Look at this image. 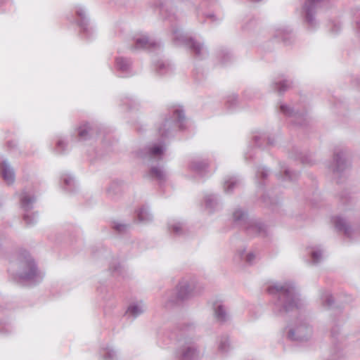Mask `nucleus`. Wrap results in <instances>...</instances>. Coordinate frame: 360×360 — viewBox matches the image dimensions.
<instances>
[{
    "label": "nucleus",
    "mask_w": 360,
    "mask_h": 360,
    "mask_svg": "<svg viewBox=\"0 0 360 360\" xmlns=\"http://www.w3.org/2000/svg\"><path fill=\"white\" fill-rule=\"evenodd\" d=\"M266 291L273 296L272 311L276 316H283L295 309H302L304 305L292 281L274 283L266 288Z\"/></svg>",
    "instance_id": "nucleus-1"
},
{
    "label": "nucleus",
    "mask_w": 360,
    "mask_h": 360,
    "mask_svg": "<svg viewBox=\"0 0 360 360\" xmlns=\"http://www.w3.org/2000/svg\"><path fill=\"white\" fill-rule=\"evenodd\" d=\"M8 271L21 283L35 285L41 283L44 274L39 271L37 266L26 250H20L9 259Z\"/></svg>",
    "instance_id": "nucleus-2"
},
{
    "label": "nucleus",
    "mask_w": 360,
    "mask_h": 360,
    "mask_svg": "<svg viewBox=\"0 0 360 360\" xmlns=\"http://www.w3.org/2000/svg\"><path fill=\"white\" fill-rule=\"evenodd\" d=\"M195 326L188 324L184 326L178 335L175 356L179 360H198L202 355V349L198 338L194 335Z\"/></svg>",
    "instance_id": "nucleus-3"
},
{
    "label": "nucleus",
    "mask_w": 360,
    "mask_h": 360,
    "mask_svg": "<svg viewBox=\"0 0 360 360\" xmlns=\"http://www.w3.org/2000/svg\"><path fill=\"white\" fill-rule=\"evenodd\" d=\"M234 223L240 226L249 237H266L269 235L267 226L259 219L250 218L248 212L240 207L233 213Z\"/></svg>",
    "instance_id": "nucleus-4"
},
{
    "label": "nucleus",
    "mask_w": 360,
    "mask_h": 360,
    "mask_svg": "<svg viewBox=\"0 0 360 360\" xmlns=\"http://www.w3.org/2000/svg\"><path fill=\"white\" fill-rule=\"evenodd\" d=\"M285 334L290 341L306 342L311 339L314 330L309 319L300 315L287 326Z\"/></svg>",
    "instance_id": "nucleus-5"
},
{
    "label": "nucleus",
    "mask_w": 360,
    "mask_h": 360,
    "mask_svg": "<svg viewBox=\"0 0 360 360\" xmlns=\"http://www.w3.org/2000/svg\"><path fill=\"white\" fill-rule=\"evenodd\" d=\"M186 117L181 108H176L167 115L163 122L158 127L159 135L164 139L174 135L177 129H184Z\"/></svg>",
    "instance_id": "nucleus-6"
},
{
    "label": "nucleus",
    "mask_w": 360,
    "mask_h": 360,
    "mask_svg": "<svg viewBox=\"0 0 360 360\" xmlns=\"http://www.w3.org/2000/svg\"><path fill=\"white\" fill-rule=\"evenodd\" d=\"M79 141L101 139L103 145H106L108 139L107 129L94 123L86 122L80 124L74 133Z\"/></svg>",
    "instance_id": "nucleus-7"
},
{
    "label": "nucleus",
    "mask_w": 360,
    "mask_h": 360,
    "mask_svg": "<svg viewBox=\"0 0 360 360\" xmlns=\"http://www.w3.org/2000/svg\"><path fill=\"white\" fill-rule=\"evenodd\" d=\"M280 112L285 117L290 119V123L296 127L304 128L309 125L310 118L306 109L300 110L298 105H291L281 103L279 104Z\"/></svg>",
    "instance_id": "nucleus-8"
},
{
    "label": "nucleus",
    "mask_w": 360,
    "mask_h": 360,
    "mask_svg": "<svg viewBox=\"0 0 360 360\" xmlns=\"http://www.w3.org/2000/svg\"><path fill=\"white\" fill-rule=\"evenodd\" d=\"M76 22L79 27V34L82 38L86 40H92L96 35L94 26L90 24L87 11L85 7L78 5L75 8Z\"/></svg>",
    "instance_id": "nucleus-9"
},
{
    "label": "nucleus",
    "mask_w": 360,
    "mask_h": 360,
    "mask_svg": "<svg viewBox=\"0 0 360 360\" xmlns=\"http://www.w3.org/2000/svg\"><path fill=\"white\" fill-rule=\"evenodd\" d=\"M36 197L31 191L23 190L20 195V205L23 214V220L27 226L34 225L38 219V214L30 211L34 208Z\"/></svg>",
    "instance_id": "nucleus-10"
},
{
    "label": "nucleus",
    "mask_w": 360,
    "mask_h": 360,
    "mask_svg": "<svg viewBox=\"0 0 360 360\" xmlns=\"http://www.w3.org/2000/svg\"><path fill=\"white\" fill-rule=\"evenodd\" d=\"M324 0H305L301 11V16L307 29L310 31L315 30L319 27V21L316 20L318 8Z\"/></svg>",
    "instance_id": "nucleus-11"
},
{
    "label": "nucleus",
    "mask_w": 360,
    "mask_h": 360,
    "mask_svg": "<svg viewBox=\"0 0 360 360\" xmlns=\"http://www.w3.org/2000/svg\"><path fill=\"white\" fill-rule=\"evenodd\" d=\"M166 150V145L163 141L148 145L136 152V156L145 162H153L162 160Z\"/></svg>",
    "instance_id": "nucleus-12"
},
{
    "label": "nucleus",
    "mask_w": 360,
    "mask_h": 360,
    "mask_svg": "<svg viewBox=\"0 0 360 360\" xmlns=\"http://www.w3.org/2000/svg\"><path fill=\"white\" fill-rule=\"evenodd\" d=\"M192 295L191 285L186 281H182L179 283L176 287V293L175 296L172 292H167L164 299V305L165 307H170L176 304L179 301H184L188 299Z\"/></svg>",
    "instance_id": "nucleus-13"
},
{
    "label": "nucleus",
    "mask_w": 360,
    "mask_h": 360,
    "mask_svg": "<svg viewBox=\"0 0 360 360\" xmlns=\"http://www.w3.org/2000/svg\"><path fill=\"white\" fill-rule=\"evenodd\" d=\"M115 70L120 77L127 78L136 75L131 58L120 56L115 58Z\"/></svg>",
    "instance_id": "nucleus-14"
},
{
    "label": "nucleus",
    "mask_w": 360,
    "mask_h": 360,
    "mask_svg": "<svg viewBox=\"0 0 360 360\" xmlns=\"http://www.w3.org/2000/svg\"><path fill=\"white\" fill-rule=\"evenodd\" d=\"M134 44L131 45V50H160L161 44L155 41L149 39L146 34H137L133 37Z\"/></svg>",
    "instance_id": "nucleus-15"
},
{
    "label": "nucleus",
    "mask_w": 360,
    "mask_h": 360,
    "mask_svg": "<svg viewBox=\"0 0 360 360\" xmlns=\"http://www.w3.org/2000/svg\"><path fill=\"white\" fill-rule=\"evenodd\" d=\"M350 166L345 158V152L343 150H337L334 152L333 172L337 174H341Z\"/></svg>",
    "instance_id": "nucleus-16"
},
{
    "label": "nucleus",
    "mask_w": 360,
    "mask_h": 360,
    "mask_svg": "<svg viewBox=\"0 0 360 360\" xmlns=\"http://www.w3.org/2000/svg\"><path fill=\"white\" fill-rule=\"evenodd\" d=\"M252 141L256 147L262 150L274 146L276 144L275 139L270 137L264 131H259L255 134L252 136Z\"/></svg>",
    "instance_id": "nucleus-17"
},
{
    "label": "nucleus",
    "mask_w": 360,
    "mask_h": 360,
    "mask_svg": "<svg viewBox=\"0 0 360 360\" xmlns=\"http://www.w3.org/2000/svg\"><path fill=\"white\" fill-rule=\"evenodd\" d=\"M204 205L205 210L210 214L218 212L222 208L220 197L214 193H207L205 195Z\"/></svg>",
    "instance_id": "nucleus-18"
},
{
    "label": "nucleus",
    "mask_w": 360,
    "mask_h": 360,
    "mask_svg": "<svg viewBox=\"0 0 360 360\" xmlns=\"http://www.w3.org/2000/svg\"><path fill=\"white\" fill-rule=\"evenodd\" d=\"M146 305L143 302H134L129 304L125 311V316L131 320L136 319L146 311Z\"/></svg>",
    "instance_id": "nucleus-19"
},
{
    "label": "nucleus",
    "mask_w": 360,
    "mask_h": 360,
    "mask_svg": "<svg viewBox=\"0 0 360 360\" xmlns=\"http://www.w3.org/2000/svg\"><path fill=\"white\" fill-rule=\"evenodd\" d=\"M149 179L162 186L167 179V173L162 166H151L147 175Z\"/></svg>",
    "instance_id": "nucleus-20"
},
{
    "label": "nucleus",
    "mask_w": 360,
    "mask_h": 360,
    "mask_svg": "<svg viewBox=\"0 0 360 360\" xmlns=\"http://www.w3.org/2000/svg\"><path fill=\"white\" fill-rule=\"evenodd\" d=\"M207 167L208 162L207 160H202L199 157L193 158L189 164L190 170L201 177L205 176Z\"/></svg>",
    "instance_id": "nucleus-21"
},
{
    "label": "nucleus",
    "mask_w": 360,
    "mask_h": 360,
    "mask_svg": "<svg viewBox=\"0 0 360 360\" xmlns=\"http://www.w3.org/2000/svg\"><path fill=\"white\" fill-rule=\"evenodd\" d=\"M98 354L103 360H118L120 356L118 349L110 344L101 346Z\"/></svg>",
    "instance_id": "nucleus-22"
},
{
    "label": "nucleus",
    "mask_w": 360,
    "mask_h": 360,
    "mask_svg": "<svg viewBox=\"0 0 360 360\" xmlns=\"http://www.w3.org/2000/svg\"><path fill=\"white\" fill-rule=\"evenodd\" d=\"M60 184L62 188L68 193H75L77 190V183L75 177L69 173H63L60 176Z\"/></svg>",
    "instance_id": "nucleus-23"
},
{
    "label": "nucleus",
    "mask_w": 360,
    "mask_h": 360,
    "mask_svg": "<svg viewBox=\"0 0 360 360\" xmlns=\"http://www.w3.org/2000/svg\"><path fill=\"white\" fill-rule=\"evenodd\" d=\"M255 259V254L251 251L247 252L245 248L238 249L233 257L235 262H243L248 265L252 264Z\"/></svg>",
    "instance_id": "nucleus-24"
},
{
    "label": "nucleus",
    "mask_w": 360,
    "mask_h": 360,
    "mask_svg": "<svg viewBox=\"0 0 360 360\" xmlns=\"http://www.w3.org/2000/svg\"><path fill=\"white\" fill-rule=\"evenodd\" d=\"M0 172L3 179L8 185L15 181V172L7 160H3L0 165Z\"/></svg>",
    "instance_id": "nucleus-25"
},
{
    "label": "nucleus",
    "mask_w": 360,
    "mask_h": 360,
    "mask_svg": "<svg viewBox=\"0 0 360 360\" xmlns=\"http://www.w3.org/2000/svg\"><path fill=\"white\" fill-rule=\"evenodd\" d=\"M109 270L112 276L118 280H124L128 277L127 269L119 262H112L109 266Z\"/></svg>",
    "instance_id": "nucleus-26"
},
{
    "label": "nucleus",
    "mask_w": 360,
    "mask_h": 360,
    "mask_svg": "<svg viewBox=\"0 0 360 360\" xmlns=\"http://www.w3.org/2000/svg\"><path fill=\"white\" fill-rule=\"evenodd\" d=\"M333 222L335 225V229L338 231L343 232L344 234L350 238L352 233V227L347 224L346 220L341 217H335L333 219Z\"/></svg>",
    "instance_id": "nucleus-27"
},
{
    "label": "nucleus",
    "mask_w": 360,
    "mask_h": 360,
    "mask_svg": "<svg viewBox=\"0 0 360 360\" xmlns=\"http://www.w3.org/2000/svg\"><path fill=\"white\" fill-rule=\"evenodd\" d=\"M155 71L159 75H167L173 72V67L172 64L164 60H159L157 62H154Z\"/></svg>",
    "instance_id": "nucleus-28"
},
{
    "label": "nucleus",
    "mask_w": 360,
    "mask_h": 360,
    "mask_svg": "<svg viewBox=\"0 0 360 360\" xmlns=\"http://www.w3.org/2000/svg\"><path fill=\"white\" fill-rule=\"evenodd\" d=\"M310 263L317 265L323 259V250L321 246H316L308 249Z\"/></svg>",
    "instance_id": "nucleus-29"
},
{
    "label": "nucleus",
    "mask_w": 360,
    "mask_h": 360,
    "mask_svg": "<svg viewBox=\"0 0 360 360\" xmlns=\"http://www.w3.org/2000/svg\"><path fill=\"white\" fill-rule=\"evenodd\" d=\"M241 184V180L237 176H227L224 181V191L226 193H231L234 189L238 188Z\"/></svg>",
    "instance_id": "nucleus-30"
},
{
    "label": "nucleus",
    "mask_w": 360,
    "mask_h": 360,
    "mask_svg": "<svg viewBox=\"0 0 360 360\" xmlns=\"http://www.w3.org/2000/svg\"><path fill=\"white\" fill-rule=\"evenodd\" d=\"M291 158L300 160L301 162L305 165H312L315 162L311 153H303L297 148H293Z\"/></svg>",
    "instance_id": "nucleus-31"
},
{
    "label": "nucleus",
    "mask_w": 360,
    "mask_h": 360,
    "mask_svg": "<svg viewBox=\"0 0 360 360\" xmlns=\"http://www.w3.org/2000/svg\"><path fill=\"white\" fill-rule=\"evenodd\" d=\"M167 229L170 234L174 236H180L184 234V224L176 219H169L167 223Z\"/></svg>",
    "instance_id": "nucleus-32"
},
{
    "label": "nucleus",
    "mask_w": 360,
    "mask_h": 360,
    "mask_svg": "<svg viewBox=\"0 0 360 360\" xmlns=\"http://www.w3.org/2000/svg\"><path fill=\"white\" fill-rule=\"evenodd\" d=\"M291 86V82L286 79H278L272 81L271 86L272 89L277 91L279 95L283 94Z\"/></svg>",
    "instance_id": "nucleus-33"
},
{
    "label": "nucleus",
    "mask_w": 360,
    "mask_h": 360,
    "mask_svg": "<svg viewBox=\"0 0 360 360\" xmlns=\"http://www.w3.org/2000/svg\"><path fill=\"white\" fill-rule=\"evenodd\" d=\"M214 316L219 322L224 323L230 318L226 307L221 303L215 304L214 307Z\"/></svg>",
    "instance_id": "nucleus-34"
},
{
    "label": "nucleus",
    "mask_w": 360,
    "mask_h": 360,
    "mask_svg": "<svg viewBox=\"0 0 360 360\" xmlns=\"http://www.w3.org/2000/svg\"><path fill=\"white\" fill-rule=\"evenodd\" d=\"M280 169L281 171L277 174V176L283 180L295 181L300 175L298 172H291L285 163H280Z\"/></svg>",
    "instance_id": "nucleus-35"
},
{
    "label": "nucleus",
    "mask_w": 360,
    "mask_h": 360,
    "mask_svg": "<svg viewBox=\"0 0 360 360\" xmlns=\"http://www.w3.org/2000/svg\"><path fill=\"white\" fill-rule=\"evenodd\" d=\"M136 219L141 223H148L153 220V215L149 210V207L143 205L136 211Z\"/></svg>",
    "instance_id": "nucleus-36"
},
{
    "label": "nucleus",
    "mask_w": 360,
    "mask_h": 360,
    "mask_svg": "<svg viewBox=\"0 0 360 360\" xmlns=\"http://www.w3.org/2000/svg\"><path fill=\"white\" fill-rule=\"evenodd\" d=\"M320 299L322 304L324 307L328 309H333L334 302L333 297L329 291L325 289L320 290Z\"/></svg>",
    "instance_id": "nucleus-37"
},
{
    "label": "nucleus",
    "mask_w": 360,
    "mask_h": 360,
    "mask_svg": "<svg viewBox=\"0 0 360 360\" xmlns=\"http://www.w3.org/2000/svg\"><path fill=\"white\" fill-rule=\"evenodd\" d=\"M269 170L264 167H258L256 171V179L261 189H263L264 183L263 181L268 176Z\"/></svg>",
    "instance_id": "nucleus-38"
},
{
    "label": "nucleus",
    "mask_w": 360,
    "mask_h": 360,
    "mask_svg": "<svg viewBox=\"0 0 360 360\" xmlns=\"http://www.w3.org/2000/svg\"><path fill=\"white\" fill-rule=\"evenodd\" d=\"M130 224L120 221H115L112 223V228L119 234L126 233L130 229Z\"/></svg>",
    "instance_id": "nucleus-39"
},
{
    "label": "nucleus",
    "mask_w": 360,
    "mask_h": 360,
    "mask_svg": "<svg viewBox=\"0 0 360 360\" xmlns=\"http://www.w3.org/2000/svg\"><path fill=\"white\" fill-rule=\"evenodd\" d=\"M261 200L265 206L269 207L274 210V207L279 204V199L277 197L271 198L269 193H264L262 195Z\"/></svg>",
    "instance_id": "nucleus-40"
},
{
    "label": "nucleus",
    "mask_w": 360,
    "mask_h": 360,
    "mask_svg": "<svg viewBox=\"0 0 360 360\" xmlns=\"http://www.w3.org/2000/svg\"><path fill=\"white\" fill-rule=\"evenodd\" d=\"M274 37L277 40H281L284 42L285 44L289 45L291 44L290 39L292 38V34L286 32L285 30H277L274 34Z\"/></svg>",
    "instance_id": "nucleus-41"
},
{
    "label": "nucleus",
    "mask_w": 360,
    "mask_h": 360,
    "mask_svg": "<svg viewBox=\"0 0 360 360\" xmlns=\"http://www.w3.org/2000/svg\"><path fill=\"white\" fill-rule=\"evenodd\" d=\"M67 150V143L64 137L58 136L56 143L55 150L58 154L64 153Z\"/></svg>",
    "instance_id": "nucleus-42"
},
{
    "label": "nucleus",
    "mask_w": 360,
    "mask_h": 360,
    "mask_svg": "<svg viewBox=\"0 0 360 360\" xmlns=\"http://www.w3.org/2000/svg\"><path fill=\"white\" fill-rule=\"evenodd\" d=\"M218 349L222 353H226L229 350L230 342L227 336L220 338Z\"/></svg>",
    "instance_id": "nucleus-43"
},
{
    "label": "nucleus",
    "mask_w": 360,
    "mask_h": 360,
    "mask_svg": "<svg viewBox=\"0 0 360 360\" xmlns=\"http://www.w3.org/2000/svg\"><path fill=\"white\" fill-rule=\"evenodd\" d=\"M218 57L221 60V63L226 65L232 58V54L228 49H221L218 53Z\"/></svg>",
    "instance_id": "nucleus-44"
},
{
    "label": "nucleus",
    "mask_w": 360,
    "mask_h": 360,
    "mask_svg": "<svg viewBox=\"0 0 360 360\" xmlns=\"http://www.w3.org/2000/svg\"><path fill=\"white\" fill-rule=\"evenodd\" d=\"M123 105H127L129 109H132L135 107L136 102L132 96H126L121 101Z\"/></svg>",
    "instance_id": "nucleus-45"
},
{
    "label": "nucleus",
    "mask_w": 360,
    "mask_h": 360,
    "mask_svg": "<svg viewBox=\"0 0 360 360\" xmlns=\"http://www.w3.org/2000/svg\"><path fill=\"white\" fill-rule=\"evenodd\" d=\"M340 321V319L339 318L338 319H336V318H334L333 320H332V325H333V327H332V329H331V335L333 337V338H335L336 335H338V331H339V326H338V322Z\"/></svg>",
    "instance_id": "nucleus-46"
},
{
    "label": "nucleus",
    "mask_w": 360,
    "mask_h": 360,
    "mask_svg": "<svg viewBox=\"0 0 360 360\" xmlns=\"http://www.w3.org/2000/svg\"><path fill=\"white\" fill-rule=\"evenodd\" d=\"M255 91L254 89L249 88L244 91L243 98L247 100H250L255 97Z\"/></svg>",
    "instance_id": "nucleus-47"
},
{
    "label": "nucleus",
    "mask_w": 360,
    "mask_h": 360,
    "mask_svg": "<svg viewBox=\"0 0 360 360\" xmlns=\"http://www.w3.org/2000/svg\"><path fill=\"white\" fill-rule=\"evenodd\" d=\"M226 102L229 105V108H233L238 102L237 95L233 94V95L229 96Z\"/></svg>",
    "instance_id": "nucleus-48"
},
{
    "label": "nucleus",
    "mask_w": 360,
    "mask_h": 360,
    "mask_svg": "<svg viewBox=\"0 0 360 360\" xmlns=\"http://www.w3.org/2000/svg\"><path fill=\"white\" fill-rule=\"evenodd\" d=\"M253 157V151L251 146H248V151L244 153L245 160H251Z\"/></svg>",
    "instance_id": "nucleus-49"
},
{
    "label": "nucleus",
    "mask_w": 360,
    "mask_h": 360,
    "mask_svg": "<svg viewBox=\"0 0 360 360\" xmlns=\"http://www.w3.org/2000/svg\"><path fill=\"white\" fill-rule=\"evenodd\" d=\"M205 17L207 18H209L211 20V21L212 22H218L220 21V19L218 18L213 13H209V14H206Z\"/></svg>",
    "instance_id": "nucleus-50"
},
{
    "label": "nucleus",
    "mask_w": 360,
    "mask_h": 360,
    "mask_svg": "<svg viewBox=\"0 0 360 360\" xmlns=\"http://www.w3.org/2000/svg\"><path fill=\"white\" fill-rule=\"evenodd\" d=\"M356 25L357 33L360 37V13L356 17Z\"/></svg>",
    "instance_id": "nucleus-51"
},
{
    "label": "nucleus",
    "mask_w": 360,
    "mask_h": 360,
    "mask_svg": "<svg viewBox=\"0 0 360 360\" xmlns=\"http://www.w3.org/2000/svg\"><path fill=\"white\" fill-rule=\"evenodd\" d=\"M118 186L117 182H112L111 185L108 188L107 192L110 194L111 191L116 188V187Z\"/></svg>",
    "instance_id": "nucleus-52"
},
{
    "label": "nucleus",
    "mask_w": 360,
    "mask_h": 360,
    "mask_svg": "<svg viewBox=\"0 0 360 360\" xmlns=\"http://www.w3.org/2000/svg\"><path fill=\"white\" fill-rule=\"evenodd\" d=\"M7 238L6 236H0V248L2 245L7 242Z\"/></svg>",
    "instance_id": "nucleus-53"
},
{
    "label": "nucleus",
    "mask_w": 360,
    "mask_h": 360,
    "mask_svg": "<svg viewBox=\"0 0 360 360\" xmlns=\"http://www.w3.org/2000/svg\"><path fill=\"white\" fill-rule=\"evenodd\" d=\"M357 84L359 85V86L360 87V78H359L357 79Z\"/></svg>",
    "instance_id": "nucleus-54"
},
{
    "label": "nucleus",
    "mask_w": 360,
    "mask_h": 360,
    "mask_svg": "<svg viewBox=\"0 0 360 360\" xmlns=\"http://www.w3.org/2000/svg\"><path fill=\"white\" fill-rule=\"evenodd\" d=\"M2 205H3V202H2V201L0 200V208L2 207Z\"/></svg>",
    "instance_id": "nucleus-55"
}]
</instances>
